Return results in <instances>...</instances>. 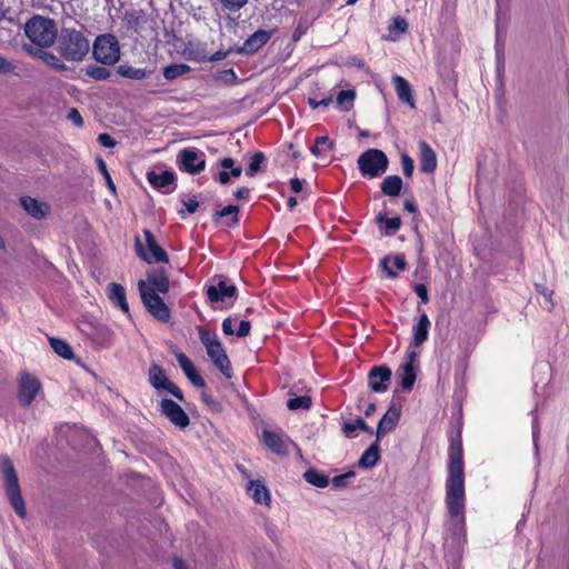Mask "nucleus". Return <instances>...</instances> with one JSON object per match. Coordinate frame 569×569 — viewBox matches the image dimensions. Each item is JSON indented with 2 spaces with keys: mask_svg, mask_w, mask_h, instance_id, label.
Wrapping results in <instances>:
<instances>
[{
  "mask_svg": "<svg viewBox=\"0 0 569 569\" xmlns=\"http://www.w3.org/2000/svg\"><path fill=\"white\" fill-rule=\"evenodd\" d=\"M0 468L3 477V486L7 498L14 511L21 518H24L27 516V509L24 500L21 496L20 483L13 463L8 457H1Z\"/></svg>",
  "mask_w": 569,
  "mask_h": 569,
  "instance_id": "3",
  "label": "nucleus"
},
{
  "mask_svg": "<svg viewBox=\"0 0 569 569\" xmlns=\"http://www.w3.org/2000/svg\"><path fill=\"white\" fill-rule=\"evenodd\" d=\"M37 56L47 66H50L56 70H66V64L56 54L47 51H39Z\"/></svg>",
  "mask_w": 569,
  "mask_h": 569,
  "instance_id": "38",
  "label": "nucleus"
},
{
  "mask_svg": "<svg viewBox=\"0 0 569 569\" xmlns=\"http://www.w3.org/2000/svg\"><path fill=\"white\" fill-rule=\"evenodd\" d=\"M22 208L34 219H42L47 217L50 207L43 202L31 197H23L20 200Z\"/></svg>",
  "mask_w": 569,
  "mask_h": 569,
  "instance_id": "18",
  "label": "nucleus"
},
{
  "mask_svg": "<svg viewBox=\"0 0 569 569\" xmlns=\"http://www.w3.org/2000/svg\"><path fill=\"white\" fill-rule=\"evenodd\" d=\"M419 162L420 170L423 172H433L437 168V157L435 151L426 141L419 142Z\"/></svg>",
  "mask_w": 569,
  "mask_h": 569,
  "instance_id": "20",
  "label": "nucleus"
},
{
  "mask_svg": "<svg viewBox=\"0 0 569 569\" xmlns=\"http://www.w3.org/2000/svg\"><path fill=\"white\" fill-rule=\"evenodd\" d=\"M67 119L71 121L77 127L81 128L83 126V119L78 109L71 108L67 113Z\"/></svg>",
  "mask_w": 569,
  "mask_h": 569,
  "instance_id": "49",
  "label": "nucleus"
},
{
  "mask_svg": "<svg viewBox=\"0 0 569 569\" xmlns=\"http://www.w3.org/2000/svg\"><path fill=\"white\" fill-rule=\"evenodd\" d=\"M221 166L224 169L219 173V182L221 184H227L230 181V178H238L241 176L242 168L233 167V159L224 158L221 161Z\"/></svg>",
  "mask_w": 569,
  "mask_h": 569,
  "instance_id": "29",
  "label": "nucleus"
},
{
  "mask_svg": "<svg viewBox=\"0 0 569 569\" xmlns=\"http://www.w3.org/2000/svg\"><path fill=\"white\" fill-rule=\"evenodd\" d=\"M220 2L229 10H239L248 3V0H220Z\"/></svg>",
  "mask_w": 569,
  "mask_h": 569,
  "instance_id": "51",
  "label": "nucleus"
},
{
  "mask_svg": "<svg viewBox=\"0 0 569 569\" xmlns=\"http://www.w3.org/2000/svg\"><path fill=\"white\" fill-rule=\"evenodd\" d=\"M401 164L405 176L411 177L413 172V160L408 154H402Z\"/></svg>",
  "mask_w": 569,
  "mask_h": 569,
  "instance_id": "50",
  "label": "nucleus"
},
{
  "mask_svg": "<svg viewBox=\"0 0 569 569\" xmlns=\"http://www.w3.org/2000/svg\"><path fill=\"white\" fill-rule=\"evenodd\" d=\"M166 391L170 392L173 397H176L178 400L182 401L183 400V393L182 391L176 386L173 385L171 381L170 383L167 386L166 388Z\"/></svg>",
  "mask_w": 569,
  "mask_h": 569,
  "instance_id": "59",
  "label": "nucleus"
},
{
  "mask_svg": "<svg viewBox=\"0 0 569 569\" xmlns=\"http://www.w3.org/2000/svg\"><path fill=\"white\" fill-rule=\"evenodd\" d=\"M187 378L191 381L192 385H194L198 388H204L206 381L198 373L196 370L194 372L187 376Z\"/></svg>",
  "mask_w": 569,
  "mask_h": 569,
  "instance_id": "57",
  "label": "nucleus"
},
{
  "mask_svg": "<svg viewBox=\"0 0 569 569\" xmlns=\"http://www.w3.org/2000/svg\"><path fill=\"white\" fill-rule=\"evenodd\" d=\"M207 353L222 375L230 379L232 377V368L221 342L211 346V348L207 350Z\"/></svg>",
  "mask_w": 569,
  "mask_h": 569,
  "instance_id": "16",
  "label": "nucleus"
},
{
  "mask_svg": "<svg viewBox=\"0 0 569 569\" xmlns=\"http://www.w3.org/2000/svg\"><path fill=\"white\" fill-rule=\"evenodd\" d=\"M50 346L56 353L64 359H71L73 357L71 347L62 339L51 338Z\"/></svg>",
  "mask_w": 569,
  "mask_h": 569,
  "instance_id": "35",
  "label": "nucleus"
},
{
  "mask_svg": "<svg viewBox=\"0 0 569 569\" xmlns=\"http://www.w3.org/2000/svg\"><path fill=\"white\" fill-rule=\"evenodd\" d=\"M391 370L388 367H373L369 372V387L375 392H385L391 379Z\"/></svg>",
  "mask_w": 569,
  "mask_h": 569,
  "instance_id": "15",
  "label": "nucleus"
},
{
  "mask_svg": "<svg viewBox=\"0 0 569 569\" xmlns=\"http://www.w3.org/2000/svg\"><path fill=\"white\" fill-rule=\"evenodd\" d=\"M218 79L226 83H233L237 80V74L233 71V69H227V70L219 72Z\"/></svg>",
  "mask_w": 569,
  "mask_h": 569,
  "instance_id": "54",
  "label": "nucleus"
},
{
  "mask_svg": "<svg viewBox=\"0 0 569 569\" xmlns=\"http://www.w3.org/2000/svg\"><path fill=\"white\" fill-rule=\"evenodd\" d=\"M87 73L96 80H106L110 77V71L103 67H92Z\"/></svg>",
  "mask_w": 569,
  "mask_h": 569,
  "instance_id": "47",
  "label": "nucleus"
},
{
  "mask_svg": "<svg viewBox=\"0 0 569 569\" xmlns=\"http://www.w3.org/2000/svg\"><path fill=\"white\" fill-rule=\"evenodd\" d=\"M303 477L309 483L318 488H326L329 485L328 477L315 469L307 470Z\"/></svg>",
  "mask_w": 569,
  "mask_h": 569,
  "instance_id": "34",
  "label": "nucleus"
},
{
  "mask_svg": "<svg viewBox=\"0 0 569 569\" xmlns=\"http://www.w3.org/2000/svg\"><path fill=\"white\" fill-rule=\"evenodd\" d=\"M238 207L236 206H227L223 209H221L217 214L219 217H226V216H232V222L236 223L238 221Z\"/></svg>",
  "mask_w": 569,
  "mask_h": 569,
  "instance_id": "52",
  "label": "nucleus"
},
{
  "mask_svg": "<svg viewBox=\"0 0 569 569\" xmlns=\"http://www.w3.org/2000/svg\"><path fill=\"white\" fill-rule=\"evenodd\" d=\"M27 37L39 47H49L57 39V28L53 20L42 16L32 17L24 27Z\"/></svg>",
  "mask_w": 569,
  "mask_h": 569,
  "instance_id": "4",
  "label": "nucleus"
},
{
  "mask_svg": "<svg viewBox=\"0 0 569 569\" xmlns=\"http://www.w3.org/2000/svg\"><path fill=\"white\" fill-rule=\"evenodd\" d=\"M227 56H228V52L219 50V51L214 52L209 58V61H219V60H222V59L227 58Z\"/></svg>",
  "mask_w": 569,
  "mask_h": 569,
  "instance_id": "64",
  "label": "nucleus"
},
{
  "mask_svg": "<svg viewBox=\"0 0 569 569\" xmlns=\"http://www.w3.org/2000/svg\"><path fill=\"white\" fill-rule=\"evenodd\" d=\"M465 468L462 459V443L453 440L449 447V461L446 479V506L455 526L465 525Z\"/></svg>",
  "mask_w": 569,
  "mask_h": 569,
  "instance_id": "1",
  "label": "nucleus"
},
{
  "mask_svg": "<svg viewBox=\"0 0 569 569\" xmlns=\"http://www.w3.org/2000/svg\"><path fill=\"white\" fill-rule=\"evenodd\" d=\"M148 280L151 284L150 288L156 292L167 293L169 290V280L163 271H154L148 276Z\"/></svg>",
  "mask_w": 569,
  "mask_h": 569,
  "instance_id": "33",
  "label": "nucleus"
},
{
  "mask_svg": "<svg viewBox=\"0 0 569 569\" xmlns=\"http://www.w3.org/2000/svg\"><path fill=\"white\" fill-rule=\"evenodd\" d=\"M160 411L170 420V422L180 429L187 428L190 423V419L181 406L170 399L161 400Z\"/></svg>",
  "mask_w": 569,
  "mask_h": 569,
  "instance_id": "12",
  "label": "nucleus"
},
{
  "mask_svg": "<svg viewBox=\"0 0 569 569\" xmlns=\"http://www.w3.org/2000/svg\"><path fill=\"white\" fill-rule=\"evenodd\" d=\"M392 83L399 100L407 103L412 109L416 108L410 83L398 74L392 77Z\"/></svg>",
  "mask_w": 569,
  "mask_h": 569,
  "instance_id": "19",
  "label": "nucleus"
},
{
  "mask_svg": "<svg viewBox=\"0 0 569 569\" xmlns=\"http://www.w3.org/2000/svg\"><path fill=\"white\" fill-rule=\"evenodd\" d=\"M399 417H400V413H399L398 409H396L393 407H391L383 415V417L380 419V421L378 423V428L376 431V437L378 440H380L381 437H383L385 435H387L388 432L392 431L396 428Z\"/></svg>",
  "mask_w": 569,
  "mask_h": 569,
  "instance_id": "22",
  "label": "nucleus"
},
{
  "mask_svg": "<svg viewBox=\"0 0 569 569\" xmlns=\"http://www.w3.org/2000/svg\"><path fill=\"white\" fill-rule=\"evenodd\" d=\"M333 142L326 136L316 138L315 144L311 147V153L317 158L327 157L332 150Z\"/></svg>",
  "mask_w": 569,
  "mask_h": 569,
  "instance_id": "32",
  "label": "nucleus"
},
{
  "mask_svg": "<svg viewBox=\"0 0 569 569\" xmlns=\"http://www.w3.org/2000/svg\"><path fill=\"white\" fill-rule=\"evenodd\" d=\"M139 290L141 299L148 311L160 321H168L170 318V310L163 300L153 291L152 288L146 284L144 281H139Z\"/></svg>",
  "mask_w": 569,
  "mask_h": 569,
  "instance_id": "7",
  "label": "nucleus"
},
{
  "mask_svg": "<svg viewBox=\"0 0 569 569\" xmlns=\"http://www.w3.org/2000/svg\"><path fill=\"white\" fill-rule=\"evenodd\" d=\"M149 381L158 391L166 390L167 386L170 383L162 368L156 363L149 369Z\"/></svg>",
  "mask_w": 569,
  "mask_h": 569,
  "instance_id": "27",
  "label": "nucleus"
},
{
  "mask_svg": "<svg viewBox=\"0 0 569 569\" xmlns=\"http://www.w3.org/2000/svg\"><path fill=\"white\" fill-rule=\"evenodd\" d=\"M357 162L360 173L370 179L383 174L389 163L386 153L375 148L362 152Z\"/></svg>",
  "mask_w": 569,
  "mask_h": 569,
  "instance_id": "5",
  "label": "nucleus"
},
{
  "mask_svg": "<svg viewBox=\"0 0 569 569\" xmlns=\"http://www.w3.org/2000/svg\"><path fill=\"white\" fill-rule=\"evenodd\" d=\"M250 322L247 321V320H241L239 321L238 323V329L236 330L234 329V333L238 336V337H246L249 335L250 332Z\"/></svg>",
  "mask_w": 569,
  "mask_h": 569,
  "instance_id": "55",
  "label": "nucleus"
},
{
  "mask_svg": "<svg viewBox=\"0 0 569 569\" xmlns=\"http://www.w3.org/2000/svg\"><path fill=\"white\" fill-rule=\"evenodd\" d=\"M41 390L39 379L28 372H23L19 377L18 382V401L21 406L27 407L32 403L37 395Z\"/></svg>",
  "mask_w": 569,
  "mask_h": 569,
  "instance_id": "9",
  "label": "nucleus"
},
{
  "mask_svg": "<svg viewBox=\"0 0 569 569\" xmlns=\"http://www.w3.org/2000/svg\"><path fill=\"white\" fill-rule=\"evenodd\" d=\"M539 292L545 297L546 300L550 302V306L553 307L552 302V291L548 288L541 287L539 288Z\"/></svg>",
  "mask_w": 569,
  "mask_h": 569,
  "instance_id": "63",
  "label": "nucleus"
},
{
  "mask_svg": "<svg viewBox=\"0 0 569 569\" xmlns=\"http://www.w3.org/2000/svg\"><path fill=\"white\" fill-rule=\"evenodd\" d=\"M290 187L293 192L299 193L300 191H302L303 181L298 178H293L290 180Z\"/></svg>",
  "mask_w": 569,
  "mask_h": 569,
  "instance_id": "61",
  "label": "nucleus"
},
{
  "mask_svg": "<svg viewBox=\"0 0 569 569\" xmlns=\"http://www.w3.org/2000/svg\"><path fill=\"white\" fill-rule=\"evenodd\" d=\"M184 206L189 213H193L197 211L199 203L197 200L189 199L187 202H184Z\"/></svg>",
  "mask_w": 569,
  "mask_h": 569,
  "instance_id": "62",
  "label": "nucleus"
},
{
  "mask_svg": "<svg viewBox=\"0 0 569 569\" xmlns=\"http://www.w3.org/2000/svg\"><path fill=\"white\" fill-rule=\"evenodd\" d=\"M379 221H383L385 222V227H386V233L387 234H392L395 233L399 228H400V224H401V220L400 218L398 217H393V218H383V217H379L378 218Z\"/></svg>",
  "mask_w": 569,
  "mask_h": 569,
  "instance_id": "44",
  "label": "nucleus"
},
{
  "mask_svg": "<svg viewBox=\"0 0 569 569\" xmlns=\"http://www.w3.org/2000/svg\"><path fill=\"white\" fill-rule=\"evenodd\" d=\"M58 50L66 60L79 62L89 53L90 40L80 30L64 28L58 36Z\"/></svg>",
  "mask_w": 569,
  "mask_h": 569,
  "instance_id": "2",
  "label": "nucleus"
},
{
  "mask_svg": "<svg viewBox=\"0 0 569 569\" xmlns=\"http://www.w3.org/2000/svg\"><path fill=\"white\" fill-rule=\"evenodd\" d=\"M262 441L276 455L284 456L288 453L290 440L283 433L263 430Z\"/></svg>",
  "mask_w": 569,
  "mask_h": 569,
  "instance_id": "13",
  "label": "nucleus"
},
{
  "mask_svg": "<svg viewBox=\"0 0 569 569\" xmlns=\"http://www.w3.org/2000/svg\"><path fill=\"white\" fill-rule=\"evenodd\" d=\"M148 182L163 193H171L174 190V173L172 171H150L147 173Z\"/></svg>",
  "mask_w": 569,
  "mask_h": 569,
  "instance_id": "14",
  "label": "nucleus"
},
{
  "mask_svg": "<svg viewBox=\"0 0 569 569\" xmlns=\"http://www.w3.org/2000/svg\"><path fill=\"white\" fill-rule=\"evenodd\" d=\"M98 142L106 148H112L116 146L114 139L108 133H100L98 136Z\"/></svg>",
  "mask_w": 569,
  "mask_h": 569,
  "instance_id": "56",
  "label": "nucleus"
},
{
  "mask_svg": "<svg viewBox=\"0 0 569 569\" xmlns=\"http://www.w3.org/2000/svg\"><path fill=\"white\" fill-rule=\"evenodd\" d=\"M379 441L376 438V441L362 453L358 462L359 467L368 469L377 465L380 459Z\"/></svg>",
  "mask_w": 569,
  "mask_h": 569,
  "instance_id": "25",
  "label": "nucleus"
},
{
  "mask_svg": "<svg viewBox=\"0 0 569 569\" xmlns=\"http://www.w3.org/2000/svg\"><path fill=\"white\" fill-rule=\"evenodd\" d=\"M356 93L353 90H341L337 96V104L345 110H349L355 100Z\"/></svg>",
  "mask_w": 569,
  "mask_h": 569,
  "instance_id": "40",
  "label": "nucleus"
},
{
  "mask_svg": "<svg viewBox=\"0 0 569 569\" xmlns=\"http://www.w3.org/2000/svg\"><path fill=\"white\" fill-rule=\"evenodd\" d=\"M247 491L256 503L270 506V492L261 480H250L247 485Z\"/></svg>",
  "mask_w": 569,
  "mask_h": 569,
  "instance_id": "17",
  "label": "nucleus"
},
{
  "mask_svg": "<svg viewBox=\"0 0 569 569\" xmlns=\"http://www.w3.org/2000/svg\"><path fill=\"white\" fill-rule=\"evenodd\" d=\"M270 37L269 31L258 30L244 41L240 51L247 54L254 53L269 41Z\"/></svg>",
  "mask_w": 569,
  "mask_h": 569,
  "instance_id": "21",
  "label": "nucleus"
},
{
  "mask_svg": "<svg viewBox=\"0 0 569 569\" xmlns=\"http://www.w3.org/2000/svg\"><path fill=\"white\" fill-rule=\"evenodd\" d=\"M144 240H146V249L140 241V239H136V251L137 254L148 263L152 262H168V254L166 251L157 243L153 234L150 230L143 231Z\"/></svg>",
  "mask_w": 569,
  "mask_h": 569,
  "instance_id": "8",
  "label": "nucleus"
},
{
  "mask_svg": "<svg viewBox=\"0 0 569 569\" xmlns=\"http://www.w3.org/2000/svg\"><path fill=\"white\" fill-rule=\"evenodd\" d=\"M118 73L131 80H143L152 73L151 70L144 68H136L130 64H121L118 67Z\"/></svg>",
  "mask_w": 569,
  "mask_h": 569,
  "instance_id": "30",
  "label": "nucleus"
},
{
  "mask_svg": "<svg viewBox=\"0 0 569 569\" xmlns=\"http://www.w3.org/2000/svg\"><path fill=\"white\" fill-rule=\"evenodd\" d=\"M310 406L311 398L308 396L293 397L287 401V407L290 410L309 409Z\"/></svg>",
  "mask_w": 569,
  "mask_h": 569,
  "instance_id": "39",
  "label": "nucleus"
},
{
  "mask_svg": "<svg viewBox=\"0 0 569 569\" xmlns=\"http://www.w3.org/2000/svg\"><path fill=\"white\" fill-rule=\"evenodd\" d=\"M237 288L233 284H228L222 277H218L214 283L207 288L208 299L212 303L226 302L236 298Z\"/></svg>",
  "mask_w": 569,
  "mask_h": 569,
  "instance_id": "11",
  "label": "nucleus"
},
{
  "mask_svg": "<svg viewBox=\"0 0 569 569\" xmlns=\"http://www.w3.org/2000/svg\"><path fill=\"white\" fill-rule=\"evenodd\" d=\"M402 189V180L399 176H388L381 183V190L386 196L397 197Z\"/></svg>",
  "mask_w": 569,
  "mask_h": 569,
  "instance_id": "31",
  "label": "nucleus"
},
{
  "mask_svg": "<svg viewBox=\"0 0 569 569\" xmlns=\"http://www.w3.org/2000/svg\"><path fill=\"white\" fill-rule=\"evenodd\" d=\"M93 57L103 64H114L120 59V47L117 38L112 34L97 37L92 44Z\"/></svg>",
  "mask_w": 569,
  "mask_h": 569,
  "instance_id": "6",
  "label": "nucleus"
},
{
  "mask_svg": "<svg viewBox=\"0 0 569 569\" xmlns=\"http://www.w3.org/2000/svg\"><path fill=\"white\" fill-rule=\"evenodd\" d=\"M415 291H416L417 296L421 299L422 303H427L429 301L428 290L425 284H422V283L417 284L415 287Z\"/></svg>",
  "mask_w": 569,
  "mask_h": 569,
  "instance_id": "58",
  "label": "nucleus"
},
{
  "mask_svg": "<svg viewBox=\"0 0 569 569\" xmlns=\"http://www.w3.org/2000/svg\"><path fill=\"white\" fill-rule=\"evenodd\" d=\"M343 432L348 436V437H353L355 436V432L358 430V429H361V430H365L367 432H370L372 433V429H370L368 427V425L366 423V421L361 418H358L353 421H347L343 423Z\"/></svg>",
  "mask_w": 569,
  "mask_h": 569,
  "instance_id": "37",
  "label": "nucleus"
},
{
  "mask_svg": "<svg viewBox=\"0 0 569 569\" xmlns=\"http://www.w3.org/2000/svg\"><path fill=\"white\" fill-rule=\"evenodd\" d=\"M353 477H355V472H352V471H349V472L343 473V475L336 476L332 479V485L336 488H342V487L347 486L349 480L352 479Z\"/></svg>",
  "mask_w": 569,
  "mask_h": 569,
  "instance_id": "48",
  "label": "nucleus"
},
{
  "mask_svg": "<svg viewBox=\"0 0 569 569\" xmlns=\"http://www.w3.org/2000/svg\"><path fill=\"white\" fill-rule=\"evenodd\" d=\"M264 161V154L262 152H256L248 166L247 174L249 177L256 176V173L260 170L262 162Z\"/></svg>",
  "mask_w": 569,
  "mask_h": 569,
  "instance_id": "42",
  "label": "nucleus"
},
{
  "mask_svg": "<svg viewBox=\"0 0 569 569\" xmlns=\"http://www.w3.org/2000/svg\"><path fill=\"white\" fill-rule=\"evenodd\" d=\"M200 340L203 343V346L206 347V350L211 348V346H216V345L220 343V341L217 338V335L213 332H209L207 330L200 331Z\"/></svg>",
  "mask_w": 569,
  "mask_h": 569,
  "instance_id": "46",
  "label": "nucleus"
},
{
  "mask_svg": "<svg viewBox=\"0 0 569 569\" xmlns=\"http://www.w3.org/2000/svg\"><path fill=\"white\" fill-rule=\"evenodd\" d=\"M397 375L400 379L401 387L405 390H411L417 378V370L415 366H411L410 363H403L398 369Z\"/></svg>",
  "mask_w": 569,
  "mask_h": 569,
  "instance_id": "28",
  "label": "nucleus"
},
{
  "mask_svg": "<svg viewBox=\"0 0 569 569\" xmlns=\"http://www.w3.org/2000/svg\"><path fill=\"white\" fill-rule=\"evenodd\" d=\"M430 326L431 323L428 316L425 312L421 313L412 328L415 347L421 346L428 339Z\"/></svg>",
  "mask_w": 569,
  "mask_h": 569,
  "instance_id": "24",
  "label": "nucleus"
},
{
  "mask_svg": "<svg viewBox=\"0 0 569 569\" xmlns=\"http://www.w3.org/2000/svg\"><path fill=\"white\" fill-rule=\"evenodd\" d=\"M177 361L186 376L197 370L191 360L183 352L177 353Z\"/></svg>",
  "mask_w": 569,
  "mask_h": 569,
  "instance_id": "43",
  "label": "nucleus"
},
{
  "mask_svg": "<svg viewBox=\"0 0 569 569\" xmlns=\"http://www.w3.org/2000/svg\"><path fill=\"white\" fill-rule=\"evenodd\" d=\"M190 71V67L187 64H170L163 68V77L172 81L178 77L183 76L184 73Z\"/></svg>",
  "mask_w": 569,
  "mask_h": 569,
  "instance_id": "36",
  "label": "nucleus"
},
{
  "mask_svg": "<svg viewBox=\"0 0 569 569\" xmlns=\"http://www.w3.org/2000/svg\"><path fill=\"white\" fill-rule=\"evenodd\" d=\"M408 28V23L403 18H396L393 23L389 27V34L392 40L397 39L400 34L405 33Z\"/></svg>",
  "mask_w": 569,
  "mask_h": 569,
  "instance_id": "41",
  "label": "nucleus"
},
{
  "mask_svg": "<svg viewBox=\"0 0 569 569\" xmlns=\"http://www.w3.org/2000/svg\"><path fill=\"white\" fill-rule=\"evenodd\" d=\"M380 266L387 272V276L390 278H396L397 272L393 268L398 270H403L407 266L406 259L402 254H397L395 257H386L381 260Z\"/></svg>",
  "mask_w": 569,
  "mask_h": 569,
  "instance_id": "26",
  "label": "nucleus"
},
{
  "mask_svg": "<svg viewBox=\"0 0 569 569\" xmlns=\"http://www.w3.org/2000/svg\"><path fill=\"white\" fill-rule=\"evenodd\" d=\"M237 323V318H232V317H229V318H226L223 321H222V331L224 335L227 336H231L234 333V326Z\"/></svg>",
  "mask_w": 569,
  "mask_h": 569,
  "instance_id": "53",
  "label": "nucleus"
},
{
  "mask_svg": "<svg viewBox=\"0 0 569 569\" xmlns=\"http://www.w3.org/2000/svg\"><path fill=\"white\" fill-rule=\"evenodd\" d=\"M97 162H98L99 171L102 173V176H103V178H104V180H106V183H107V186H108L109 190H110L112 193H116V184L113 183V181H112V179H111V176H110V173H109V171H108V169H107V164H106V162H104L101 158H99V159L97 160Z\"/></svg>",
  "mask_w": 569,
  "mask_h": 569,
  "instance_id": "45",
  "label": "nucleus"
},
{
  "mask_svg": "<svg viewBox=\"0 0 569 569\" xmlns=\"http://www.w3.org/2000/svg\"><path fill=\"white\" fill-rule=\"evenodd\" d=\"M178 161L180 168L190 174H197L206 168L204 153L194 148L181 150Z\"/></svg>",
  "mask_w": 569,
  "mask_h": 569,
  "instance_id": "10",
  "label": "nucleus"
},
{
  "mask_svg": "<svg viewBox=\"0 0 569 569\" xmlns=\"http://www.w3.org/2000/svg\"><path fill=\"white\" fill-rule=\"evenodd\" d=\"M107 296L113 305L118 306L124 313L129 315L126 290L121 284L116 282L109 283L107 287Z\"/></svg>",
  "mask_w": 569,
  "mask_h": 569,
  "instance_id": "23",
  "label": "nucleus"
},
{
  "mask_svg": "<svg viewBox=\"0 0 569 569\" xmlns=\"http://www.w3.org/2000/svg\"><path fill=\"white\" fill-rule=\"evenodd\" d=\"M141 19V14L137 11H132L128 13V23L131 27H138Z\"/></svg>",
  "mask_w": 569,
  "mask_h": 569,
  "instance_id": "60",
  "label": "nucleus"
}]
</instances>
